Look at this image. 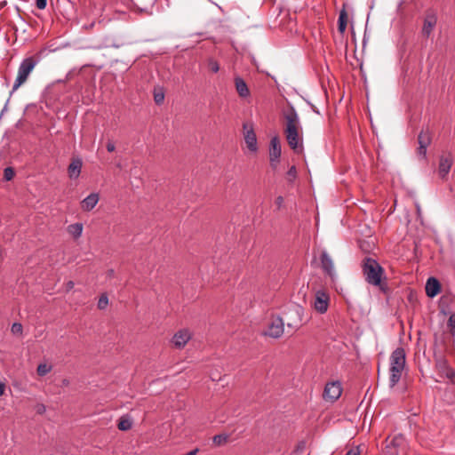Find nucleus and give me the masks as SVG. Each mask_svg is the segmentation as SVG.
Listing matches in <instances>:
<instances>
[{
  "mask_svg": "<svg viewBox=\"0 0 455 455\" xmlns=\"http://www.w3.org/2000/svg\"><path fill=\"white\" fill-rule=\"evenodd\" d=\"M425 289L427 295L430 298H434L440 291V283L435 277H430L427 281Z\"/></svg>",
  "mask_w": 455,
  "mask_h": 455,
  "instance_id": "obj_17",
  "label": "nucleus"
},
{
  "mask_svg": "<svg viewBox=\"0 0 455 455\" xmlns=\"http://www.w3.org/2000/svg\"><path fill=\"white\" fill-rule=\"evenodd\" d=\"M132 420L128 417H125V416L121 417V419L118 422V425H117L118 428L122 431L130 430L132 428Z\"/></svg>",
  "mask_w": 455,
  "mask_h": 455,
  "instance_id": "obj_23",
  "label": "nucleus"
},
{
  "mask_svg": "<svg viewBox=\"0 0 455 455\" xmlns=\"http://www.w3.org/2000/svg\"><path fill=\"white\" fill-rule=\"evenodd\" d=\"M100 200L98 193H92L81 202V208L84 212L92 211Z\"/></svg>",
  "mask_w": 455,
  "mask_h": 455,
  "instance_id": "obj_16",
  "label": "nucleus"
},
{
  "mask_svg": "<svg viewBox=\"0 0 455 455\" xmlns=\"http://www.w3.org/2000/svg\"><path fill=\"white\" fill-rule=\"evenodd\" d=\"M213 443L217 445H221L226 443L228 440V436L225 435H217L213 437Z\"/></svg>",
  "mask_w": 455,
  "mask_h": 455,
  "instance_id": "obj_30",
  "label": "nucleus"
},
{
  "mask_svg": "<svg viewBox=\"0 0 455 455\" xmlns=\"http://www.w3.org/2000/svg\"><path fill=\"white\" fill-rule=\"evenodd\" d=\"M83 167V161L80 157H74L68 167V174L69 179L76 180L80 176Z\"/></svg>",
  "mask_w": 455,
  "mask_h": 455,
  "instance_id": "obj_14",
  "label": "nucleus"
},
{
  "mask_svg": "<svg viewBox=\"0 0 455 455\" xmlns=\"http://www.w3.org/2000/svg\"><path fill=\"white\" fill-rule=\"evenodd\" d=\"M154 100L157 105L162 104L164 100V93L162 91L155 92Z\"/></svg>",
  "mask_w": 455,
  "mask_h": 455,
  "instance_id": "obj_29",
  "label": "nucleus"
},
{
  "mask_svg": "<svg viewBox=\"0 0 455 455\" xmlns=\"http://www.w3.org/2000/svg\"><path fill=\"white\" fill-rule=\"evenodd\" d=\"M347 12L346 11L345 6L339 12V20H338V30L340 34H344L347 29Z\"/></svg>",
  "mask_w": 455,
  "mask_h": 455,
  "instance_id": "obj_20",
  "label": "nucleus"
},
{
  "mask_svg": "<svg viewBox=\"0 0 455 455\" xmlns=\"http://www.w3.org/2000/svg\"><path fill=\"white\" fill-rule=\"evenodd\" d=\"M45 411H46V408H45V406H44V404H38V405L36 406V411H37V413H39V414H43V413H44V412H45Z\"/></svg>",
  "mask_w": 455,
  "mask_h": 455,
  "instance_id": "obj_39",
  "label": "nucleus"
},
{
  "mask_svg": "<svg viewBox=\"0 0 455 455\" xmlns=\"http://www.w3.org/2000/svg\"><path fill=\"white\" fill-rule=\"evenodd\" d=\"M452 335H454V336H455V331L452 333Z\"/></svg>",
  "mask_w": 455,
  "mask_h": 455,
  "instance_id": "obj_44",
  "label": "nucleus"
},
{
  "mask_svg": "<svg viewBox=\"0 0 455 455\" xmlns=\"http://www.w3.org/2000/svg\"><path fill=\"white\" fill-rule=\"evenodd\" d=\"M437 22V17L435 13H427L424 20L422 28V34L424 36L428 37Z\"/></svg>",
  "mask_w": 455,
  "mask_h": 455,
  "instance_id": "obj_15",
  "label": "nucleus"
},
{
  "mask_svg": "<svg viewBox=\"0 0 455 455\" xmlns=\"http://www.w3.org/2000/svg\"><path fill=\"white\" fill-rule=\"evenodd\" d=\"M304 308L301 306L295 305L285 313L287 327L297 330L302 323Z\"/></svg>",
  "mask_w": 455,
  "mask_h": 455,
  "instance_id": "obj_4",
  "label": "nucleus"
},
{
  "mask_svg": "<svg viewBox=\"0 0 455 455\" xmlns=\"http://www.w3.org/2000/svg\"><path fill=\"white\" fill-rule=\"evenodd\" d=\"M330 297L328 293L323 290H319L315 294L314 308L320 314L327 311Z\"/></svg>",
  "mask_w": 455,
  "mask_h": 455,
  "instance_id": "obj_7",
  "label": "nucleus"
},
{
  "mask_svg": "<svg viewBox=\"0 0 455 455\" xmlns=\"http://www.w3.org/2000/svg\"><path fill=\"white\" fill-rule=\"evenodd\" d=\"M403 442V438L402 436H396L391 441V444L394 446L400 445Z\"/></svg>",
  "mask_w": 455,
  "mask_h": 455,
  "instance_id": "obj_35",
  "label": "nucleus"
},
{
  "mask_svg": "<svg viewBox=\"0 0 455 455\" xmlns=\"http://www.w3.org/2000/svg\"><path fill=\"white\" fill-rule=\"evenodd\" d=\"M74 286H75V283L73 281H68L66 284L68 291L72 290L74 288Z\"/></svg>",
  "mask_w": 455,
  "mask_h": 455,
  "instance_id": "obj_41",
  "label": "nucleus"
},
{
  "mask_svg": "<svg viewBox=\"0 0 455 455\" xmlns=\"http://www.w3.org/2000/svg\"><path fill=\"white\" fill-rule=\"evenodd\" d=\"M62 384H63V386H68L69 381L65 379L62 380Z\"/></svg>",
  "mask_w": 455,
  "mask_h": 455,
  "instance_id": "obj_43",
  "label": "nucleus"
},
{
  "mask_svg": "<svg viewBox=\"0 0 455 455\" xmlns=\"http://www.w3.org/2000/svg\"><path fill=\"white\" fill-rule=\"evenodd\" d=\"M286 127L284 130L286 140L295 153L303 150V139L299 134V118L293 108L285 115Z\"/></svg>",
  "mask_w": 455,
  "mask_h": 455,
  "instance_id": "obj_1",
  "label": "nucleus"
},
{
  "mask_svg": "<svg viewBox=\"0 0 455 455\" xmlns=\"http://www.w3.org/2000/svg\"><path fill=\"white\" fill-rule=\"evenodd\" d=\"M114 275H115V271H114L113 269H110V270H108V275L109 277L114 276Z\"/></svg>",
  "mask_w": 455,
  "mask_h": 455,
  "instance_id": "obj_42",
  "label": "nucleus"
},
{
  "mask_svg": "<svg viewBox=\"0 0 455 455\" xmlns=\"http://www.w3.org/2000/svg\"><path fill=\"white\" fill-rule=\"evenodd\" d=\"M5 384L0 381V396L5 392Z\"/></svg>",
  "mask_w": 455,
  "mask_h": 455,
  "instance_id": "obj_40",
  "label": "nucleus"
},
{
  "mask_svg": "<svg viewBox=\"0 0 455 455\" xmlns=\"http://www.w3.org/2000/svg\"><path fill=\"white\" fill-rule=\"evenodd\" d=\"M47 0H36V5L38 9L43 10L46 7Z\"/></svg>",
  "mask_w": 455,
  "mask_h": 455,
  "instance_id": "obj_33",
  "label": "nucleus"
},
{
  "mask_svg": "<svg viewBox=\"0 0 455 455\" xmlns=\"http://www.w3.org/2000/svg\"><path fill=\"white\" fill-rule=\"evenodd\" d=\"M191 339L188 330L183 329L176 332L172 337V343L176 348H183Z\"/></svg>",
  "mask_w": 455,
  "mask_h": 455,
  "instance_id": "obj_13",
  "label": "nucleus"
},
{
  "mask_svg": "<svg viewBox=\"0 0 455 455\" xmlns=\"http://www.w3.org/2000/svg\"><path fill=\"white\" fill-rule=\"evenodd\" d=\"M84 226L82 223H74L68 227L67 230L75 239L82 235Z\"/></svg>",
  "mask_w": 455,
  "mask_h": 455,
  "instance_id": "obj_21",
  "label": "nucleus"
},
{
  "mask_svg": "<svg viewBox=\"0 0 455 455\" xmlns=\"http://www.w3.org/2000/svg\"><path fill=\"white\" fill-rule=\"evenodd\" d=\"M235 85L236 92L240 97L247 98L250 95V90L243 78L235 77Z\"/></svg>",
  "mask_w": 455,
  "mask_h": 455,
  "instance_id": "obj_19",
  "label": "nucleus"
},
{
  "mask_svg": "<svg viewBox=\"0 0 455 455\" xmlns=\"http://www.w3.org/2000/svg\"><path fill=\"white\" fill-rule=\"evenodd\" d=\"M52 371V366L46 363H40L37 366L36 371L39 376H44Z\"/></svg>",
  "mask_w": 455,
  "mask_h": 455,
  "instance_id": "obj_24",
  "label": "nucleus"
},
{
  "mask_svg": "<svg viewBox=\"0 0 455 455\" xmlns=\"http://www.w3.org/2000/svg\"><path fill=\"white\" fill-rule=\"evenodd\" d=\"M297 176V171L295 166H291L289 171L287 172V179L290 182H292Z\"/></svg>",
  "mask_w": 455,
  "mask_h": 455,
  "instance_id": "obj_31",
  "label": "nucleus"
},
{
  "mask_svg": "<svg viewBox=\"0 0 455 455\" xmlns=\"http://www.w3.org/2000/svg\"><path fill=\"white\" fill-rule=\"evenodd\" d=\"M342 394V386L339 381L329 382L325 385L323 390V399L331 403H334L338 400Z\"/></svg>",
  "mask_w": 455,
  "mask_h": 455,
  "instance_id": "obj_5",
  "label": "nucleus"
},
{
  "mask_svg": "<svg viewBox=\"0 0 455 455\" xmlns=\"http://www.w3.org/2000/svg\"><path fill=\"white\" fill-rule=\"evenodd\" d=\"M360 454V451H359V449L356 447V448H353V449H350L347 453L346 455H359Z\"/></svg>",
  "mask_w": 455,
  "mask_h": 455,
  "instance_id": "obj_38",
  "label": "nucleus"
},
{
  "mask_svg": "<svg viewBox=\"0 0 455 455\" xmlns=\"http://www.w3.org/2000/svg\"><path fill=\"white\" fill-rule=\"evenodd\" d=\"M282 153V148L278 137L275 136L270 140L269 158L279 159Z\"/></svg>",
  "mask_w": 455,
  "mask_h": 455,
  "instance_id": "obj_18",
  "label": "nucleus"
},
{
  "mask_svg": "<svg viewBox=\"0 0 455 455\" xmlns=\"http://www.w3.org/2000/svg\"><path fill=\"white\" fill-rule=\"evenodd\" d=\"M453 164V157L451 153H444L440 156L438 164V175L442 180H446Z\"/></svg>",
  "mask_w": 455,
  "mask_h": 455,
  "instance_id": "obj_6",
  "label": "nucleus"
},
{
  "mask_svg": "<svg viewBox=\"0 0 455 455\" xmlns=\"http://www.w3.org/2000/svg\"><path fill=\"white\" fill-rule=\"evenodd\" d=\"M363 276L366 282L373 286H379L381 290L384 270L379 262L371 258H365L362 264Z\"/></svg>",
  "mask_w": 455,
  "mask_h": 455,
  "instance_id": "obj_2",
  "label": "nucleus"
},
{
  "mask_svg": "<svg viewBox=\"0 0 455 455\" xmlns=\"http://www.w3.org/2000/svg\"><path fill=\"white\" fill-rule=\"evenodd\" d=\"M207 66H208V68L212 72V73H217L219 72L220 70V65L218 63L217 60H215L214 59L212 58H210L208 59L207 60Z\"/></svg>",
  "mask_w": 455,
  "mask_h": 455,
  "instance_id": "obj_25",
  "label": "nucleus"
},
{
  "mask_svg": "<svg viewBox=\"0 0 455 455\" xmlns=\"http://www.w3.org/2000/svg\"><path fill=\"white\" fill-rule=\"evenodd\" d=\"M37 60L34 57L24 59L20 64L18 75L12 86V92L16 91L28 79L29 74L37 64Z\"/></svg>",
  "mask_w": 455,
  "mask_h": 455,
  "instance_id": "obj_3",
  "label": "nucleus"
},
{
  "mask_svg": "<svg viewBox=\"0 0 455 455\" xmlns=\"http://www.w3.org/2000/svg\"><path fill=\"white\" fill-rule=\"evenodd\" d=\"M275 205L277 206V209H281L283 204V196H279L275 199Z\"/></svg>",
  "mask_w": 455,
  "mask_h": 455,
  "instance_id": "obj_36",
  "label": "nucleus"
},
{
  "mask_svg": "<svg viewBox=\"0 0 455 455\" xmlns=\"http://www.w3.org/2000/svg\"><path fill=\"white\" fill-rule=\"evenodd\" d=\"M403 370L390 368L389 386L394 387L400 380Z\"/></svg>",
  "mask_w": 455,
  "mask_h": 455,
  "instance_id": "obj_22",
  "label": "nucleus"
},
{
  "mask_svg": "<svg viewBox=\"0 0 455 455\" xmlns=\"http://www.w3.org/2000/svg\"><path fill=\"white\" fill-rule=\"evenodd\" d=\"M283 320L280 317L274 318L268 325L266 335L271 338H280L283 333Z\"/></svg>",
  "mask_w": 455,
  "mask_h": 455,
  "instance_id": "obj_12",
  "label": "nucleus"
},
{
  "mask_svg": "<svg viewBox=\"0 0 455 455\" xmlns=\"http://www.w3.org/2000/svg\"><path fill=\"white\" fill-rule=\"evenodd\" d=\"M243 128L244 131V140L247 148L250 151L256 152L258 150L257 138L252 125L249 124H243Z\"/></svg>",
  "mask_w": 455,
  "mask_h": 455,
  "instance_id": "obj_11",
  "label": "nucleus"
},
{
  "mask_svg": "<svg viewBox=\"0 0 455 455\" xmlns=\"http://www.w3.org/2000/svg\"><path fill=\"white\" fill-rule=\"evenodd\" d=\"M15 176V171L12 167H6L4 170V179L6 181L12 180Z\"/></svg>",
  "mask_w": 455,
  "mask_h": 455,
  "instance_id": "obj_26",
  "label": "nucleus"
},
{
  "mask_svg": "<svg viewBox=\"0 0 455 455\" xmlns=\"http://www.w3.org/2000/svg\"><path fill=\"white\" fill-rule=\"evenodd\" d=\"M448 327L450 328L451 333L455 331V314H451L448 320Z\"/></svg>",
  "mask_w": 455,
  "mask_h": 455,
  "instance_id": "obj_32",
  "label": "nucleus"
},
{
  "mask_svg": "<svg viewBox=\"0 0 455 455\" xmlns=\"http://www.w3.org/2000/svg\"><path fill=\"white\" fill-rule=\"evenodd\" d=\"M320 262L321 267L323 271L331 277L333 281L336 277V273L334 270V264L331 257L326 251H323L320 254Z\"/></svg>",
  "mask_w": 455,
  "mask_h": 455,
  "instance_id": "obj_9",
  "label": "nucleus"
},
{
  "mask_svg": "<svg viewBox=\"0 0 455 455\" xmlns=\"http://www.w3.org/2000/svg\"><path fill=\"white\" fill-rule=\"evenodd\" d=\"M405 366V351L403 347L395 349L390 356V368L403 370Z\"/></svg>",
  "mask_w": 455,
  "mask_h": 455,
  "instance_id": "obj_10",
  "label": "nucleus"
},
{
  "mask_svg": "<svg viewBox=\"0 0 455 455\" xmlns=\"http://www.w3.org/2000/svg\"><path fill=\"white\" fill-rule=\"evenodd\" d=\"M452 335H454V336H455V331L452 333Z\"/></svg>",
  "mask_w": 455,
  "mask_h": 455,
  "instance_id": "obj_45",
  "label": "nucleus"
},
{
  "mask_svg": "<svg viewBox=\"0 0 455 455\" xmlns=\"http://www.w3.org/2000/svg\"><path fill=\"white\" fill-rule=\"evenodd\" d=\"M269 163H270V166L272 167V169L276 170L277 165L279 164V159L273 160V158H269Z\"/></svg>",
  "mask_w": 455,
  "mask_h": 455,
  "instance_id": "obj_37",
  "label": "nucleus"
},
{
  "mask_svg": "<svg viewBox=\"0 0 455 455\" xmlns=\"http://www.w3.org/2000/svg\"><path fill=\"white\" fill-rule=\"evenodd\" d=\"M432 140L430 132L427 130H422L418 135V143L419 148L417 149V154L422 159H426L427 156V148L430 145Z\"/></svg>",
  "mask_w": 455,
  "mask_h": 455,
  "instance_id": "obj_8",
  "label": "nucleus"
},
{
  "mask_svg": "<svg viewBox=\"0 0 455 455\" xmlns=\"http://www.w3.org/2000/svg\"><path fill=\"white\" fill-rule=\"evenodd\" d=\"M11 331L12 334L21 335L23 331L22 324L20 323H14L12 325Z\"/></svg>",
  "mask_w": 455,
  "mask_h": 455,
  "instance_id": "obj_28",
  "label": "nucleus"
},
{
  "mask_svg": "<svg viewBox=\"0 0 455 455\" xmlns=\"http://www.w3.org/2000/svg\"><path fill=\"white\" fill-rule=\"evenodd\" d=\"M108 304V295L104 293L99 299L98 307L100 309H104L107 307Z\"/></svg>",
  "mask_w": 455,
  "mask_h": 455,
  "instance_id": "obj_27",
  "label": "nucleus"
},
{
  "mask_svg": "<svg viewBox=\"0 0 455 455\" xmlns=\"http://www.w3.org/2000/svg\"><path fill=\"white\" fill-rule=\"evenodd\" d=\"M107 150L109 152V153H112L116 150V145L114 143L113 140H108V143H107Z\"/></svg>",
  "mask_w": 455,
  "mask_h": 455,
  "instance_id": "obj_34",
  "label": "nucleus"
}]
</instances>
